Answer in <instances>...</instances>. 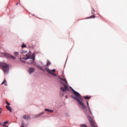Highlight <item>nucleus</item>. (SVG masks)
<instances>
[{
	"label": "nucleus",
	"instance_id": "nucleus-1",
	"mask_svg": "<svg viewBox=\"0 0 127 127\" xmlns=\"http://www.w3.org/2000/svg\"><path fill=\"white\" fill-rule=\"evenodd\" d=\"M71 90L72 91L73 93V95L72 96V98L77 102L78 104L79 105L80 108L82 109L85 115H87L88 110L87 109L86 106H85V104H84V102L82 101H83V98L80 96V93L75 91L73 88H71Z\"/></svg>",
	"mask_w": 127,
	"mask_h": 127
},
{
	"label": "nucleus",
	"instance_id": "nucleus-2",
	"mask_svg": "<svg viewBox=\"0 0 127 127\" xmlns=\"http://www.w3.org/2000/svg\"><path fill=\"white\" fill-rule=\"evenodd\" d=\"M1 67L4 72V74H5V75H7L8 74V72H9V67L8 66V64L4 63H2L1 64Z\"/></svg>",
	"mask_w": 127,
	"mask_h": 127
},
{
	"label": "nucleus",
	"instance_id": "nucleus-3",
	"mask_svg": "<svg viewBox=\"0 0 127 127\" xmlns=\"http://www.w3.org/2000/svg\"><path fill=\"white\" fill-rule=\"evenodd\" d=\"M24 60H28V59H32L33 61H34L35 60V53H33V54L31 55V52L29 51L28 54L26 55V58H23Z\"/></svg>",
	"mask_w": 127,
	"mask_h": 127
},
{
	"label": "nucleus",
	"instance_id": "nucleus-4",
	"mask_svg": "<svg viewBox=\"0 0 127 127\" xmlns=\"http://www.w3.org/2000/svg\"><path fill=\"white\" fill-rule=\"evenodd\" d=\"M27 71L29 75H31L32 73H34V72L35 71V68H34V67H30L28 68Z\"/></svg>",
	"mask_w": 127,
	"mask_h": 127
},
{
	"label": "nucleus",
	"instance_id": "nucleus-5",
	"mask_svg": "<svg viewBox=\"0 0 127 127\" xmlns=\"http://www.w3.org/2000/svg\"><path fill=\"white\" fill-rule=\"evenodd\" d=\"M46 70L49 73V74H51V75H53L54 73H55L56 72V69H54L52 70H51L48 67H46Z\"/></svg>",
	"mask_w": 127,
	"mask_h": 127
},
{
	"label": "nucleus",
	"instance_id": "nucleus-6",
	"mask_svg": "<svg viewBox=\"0 0 127 127\" xmlns=\"http://www.w3.org/2000/svg\"><path fill=\"white\" fill-rule=\"evenodd\" d=\"M63 85L64 87H62L61 88V89L62 90V91H63V92H67V91L69 90V88H68V86H67V85H66L65 83H63Z\"/></svg>",
	"mask_w": 127,
	"mask_h": 127
},
{
	"label": "nucleus",
	"instance_id": "nucleus-7",
	"mask_svg": "<svg viewBox=\"0 0 127 127\" xmlns=\"http://www.w3.org/2000/svg\"><path fill=\"white\" fill-rule=\"evenodd\" d=\"M6 56L7 57H8V58H11V59H13L14 60H15V59H16L15 57H13L12 55L9 54H7Z\"/></svg>",
	"mask_w": 127,
	"mask_h": 127
},
{
	"label": "nucleus",
	"instance_id": "nucleus-8",
	"mask_svg": "<svg viewBox=\"0 0 127 127\" xmlns=\"http://www.w3.org/2000/svg\"><path fill=\"white\" fill-rule=\"evenodd\" d=\"M23 119H24V120L26 121H28L30 120V116L29 115H24L23 116Z\"/></svg>",
	"mask_w": 127,
	"mask_h": 127
},
{
	"label": "nucleus",
	"instance_id": "nucleus-9",
	"mask_svg": "<svg viewBox=\"0 0 127 127\" xmlns=\"http://www.w3.org/2000/svg\"><path fill=\"white\" fill-rule=\"evenodd\" d=\"M44 114V112L40 113L39 114L36 115L34 118H40L42 115Z\"/></svg>",
	"mask_w": 127,
	"mask_h": 127
},
{
	"label": "nucleus",
	"instance_id": "nucleus-10",
	"mask_svg": "<svg viewBox=\"0 0 127 127\" xmlns=\"http://www.w3.org/2000/svg\"><path fill=\"white\" fill-rule=\"evenodd\" d=\"M6 108L8 110V111H9V112H12V109H11V107H10V106L6 105Z\"/></svg>",
	"mask_w": 127,
	"mask_h": 127
},
{
	"label": "nucleus",
	"instance_id": "nucleus-11",
	"mask_svg": "<svg viewBox=\"0 0 127 127\" xmlns=\"http://www.w3.org/2000/svg\"><path fill=\"white\" fill-rule=\"evenodd\" d=\"M20 53H21V54H25L26 53H27V51H26L23 49H21L20 51Z\"/></svg>",
	"mask_w": 127,
	"mask_h": 127
},
{
	"label": "nucleus",
	"instance_id": "nucleus-12",
	"mask_svg": "<svg viewBox=\"0 0 127 127\" xmlns=\"http://www.w3.org/2000/svg\"><path fill=\"white\" fill-rule=\"evenodd\" d=\"M86 103H87V107L88 108V110L90 112V113L91 114V115H92V111H91V109L90 108V106H89V102H88V101H86Z\"/></svg>",
	"mask_w": 127,
	"mask_h": 127
},
{
	"label": "nucleus",
	"instance_id": "nucleus-13",
	"mask_svg": "<svg viewBox=\"0 0 127 127\" xmlns=\"http://www.w3.org/2000/svg\"><path fill=\"white\" fill-rule=\"evenodd\" d=\"M1 84V85H3V84H4V86H7V84L6 83V80H5V79H4V80Z\"/></svg>",
	"mask_w": 127,
	"mask_h": 127
},
{
	"label": "nucleus",
	"instance_id": "nucleus-14",
	"mask_svg": "<svg viewBox=\"0 0 127 127\" xmlns=\"http://www.w3.org/2000/svg\"><path fill=\"white\" fill-rule=\"evenodd\" d=\"M45 111H46V112H49V113H53L54 112V111L53 110H49L47 109H45Z\"/></svg>",
	"mask_w": 127,
	"mask_h": 127
},
{
	"label": "nucleus",
	"instance_id": "nucleus-15",
	"mask_svg": "<svg viewBox=\"0 0 127 127\" xmlns=\"http://www.w3.org/2000/svg\"><path fill=\"white\" fill-rule=\"evenodd\" d=\"M59 79H60V80H62V81H64V82H65L66 84H68V82H67V80H66V79L65 78H62L60 77H59Z\"/></svg>",
	"mask_w": 127,
	"mask_h": 127
},
{
	"label": "nucleus",
	"instance_id": "nucleus-16",
	"mask_svg": "<svg viewBox=\"0 0 127 127\" xmlns=\"http://www.w3.org/2000/svg\"><path fill=\"white\" fill-rule=\"evenodd\" d=\"M50 65H51V63L50 61H49V60H47L46 66H50Z\"/></svg>",
	"mask_w": 127,
	"mask_h": 127
},
{
	"label": "nucleus",
	"instance_id": "nucleus-17",
	"mask_svg": "<svg viewBox=\"0 0 127 127\" xmlns=\"http://www.w3.org/2000/svg\"><path fill=\"white\" fill-rule=\"evenodd\" d=\"M14 55H15V56H17L19 55V53H18L17 52H15L14 53Z\"/></svg>",
	"mask_w": 127,
	"mask_h": 127
},
{
	"label": "nucleus",
	"instance_id": "nucleus-18",
	"mask_svg": "<svg viewBox=\"0 0 127 127\" xmlns=\"http://www.w3.org/2000/svg\"><path fill=\"white\" fill-rule=\"evenodd\" d=\"M80 127H88V126H87L86 125V124H82V125H80Z\"/></svg>",
	"mask_w": 127,
	"mask_h": 127
},
{
	"label": "nucleus",
	"instance_id": "nucleus-19",
	"mask_svg": "<svg viewBox=\"0 0 127 127\" xmlns=\"http://www.w3.org/2000/svg\"><path fill=\"white\" fill-rule=\"evenodd\" d=\"M22 48H24L25 47H26V45L24 44V43H23L21 46Z\"/></svg>",
	"mask_w": 127,
	"mask_h": 127
},
{
	"label": "nucleus",
	"instance_id": "nucleus-20",
	"mask_svg": "<svg viewBox=\"0 0 127 127\" xmlns=\"http://www.w3.org/2000/svg\"><path fill=\"white\" fill-rule=\"evenodd\" d=\"M38 68H39V69L40 70H43V67H42V66H41L40 65H38Z\"/></svg>",
	"mask_w": 127,
	"mask_h": 127
},
{
	"label": "nucleus",
	"instance_id": "nucleus-21",
	"mask_svg": "<svg viewBox=\"0 0 127 127\" xmlns=\"http://www.w3.org/2000/svg\"><path fill=\"white\" fill-rule=\"evenodd\" d=\"M21 127H24V122H23V121H22L21 122Z\"/></svg>",
	"mask_w": 127,
	"mask_h": 127
},
{
	"label": "nucleus",
	"instance_id": "nucleus-22",
	"mask_svg": "<svg viewBox=\"0 0 127 127\" xmlns=\"http://www.w3.org/2000/svg\"><path fill=\"white\" fill-rule=\"evenodd\" d=\"M84 99H86V100H89V99H90V97H89L88 96H84Z\"/></svg>",
	"mask_w": 127,
	"mask_h": 127
},
{
	"label": "nucleus",
	"instance_id": "nucleus-23",
	"mask_svg": "<svg viewBox=\"0 0 127 127\" xmlns=\"http://www.w3.org/2000/svg\"><path fill=\"white\" fill-rule=\"evenodd\" d=\"M95 17H96V16H95L94 15H92V16H91L90 17V18H95Z\"/></svg>",
	"mask_w": 127,
	"mask_h": 127
},
{
	"label": "nucleus",
	"instance_id": "nucleus-24",
	"mask_svg": "<svg viewBox=\"0 0 127 127\" xmlns=\"http://www.w3.org/2000/svg\"><path fill=\"white\" fill-rule=\"evenodd\" d=\"M6 103L8 106H10V103H8V102H7V101H6Z\"/></svg>",
	"mask_w": 127,
	"mask_h": 127
},
{
	"label": "nucleus",
	"instance_id": "nucleus-25",
	"mask_svg": "<svg viewBox=\"0 0 127 127\" xmlns=\"http://www.w3.org/2000/svg\"><path fill=\"white\" fill-rule=\"evenodd\" d=\"M52 75H53V76H55V77H57V74H56V73H55V72Z\"/></svg>",
	"mask_w": 127,
	"mask_h": 127
},
{
	"label": "nucleus",
	"instance_id": "nucleus-26",
	"mask_svg": "<svg viewBox=\"0 0 127 127\" xmlns=\"http://www.w3.org/2000/svg\"><path fill=\"white\" fill-rule=\"evenodd\" d=\"M8 123V121H6L3 123L4 125H6Z\"/></svg>",
	"mask_w": 127,
	"mask_h": 127
},
{
	"label": "nucleus",
	"instance_id": "nucleus-27",
	"mask_svg": "<svg viewBox=\"0 0 127 127\" xmlns=\"http://www.w3.org/2000/svg\"><path fill=\"white\" fill-rule=\"evenodd\" d=\"M3 127H8V126H6L5 125L3 124Z\"/></svg>",
	"mask_w": 127,
	"mask_h": 127
},
{
	"label": "nucleus",
	"instance_id": "nucleus-28",
	"mask_svg": "<svg viewBox=\"0 0 127 127\" xmlns=\"http://www.w3.org/2000/svg\"><path fill=\"white\" fill-rule=\"evenodd\" d=\"M60 84H63H63H64V83L62 82V81H60Z\"/></svg>",
	"mask_w": 127,
	"mask_h": 127
},
{
	"label": "nucleus",
	"instance_id": "nucleus-29",
	"mask_svg": "<svg viewBox=\"0 0 127 127\" xmlns=\"http://www.w3.org/2000/svg\"><path fill=\"white\" fill-rule=\"evenodd\" d=\"M95 11V10H93V11H92V14H94V12Z\"/></svg>",
	"mask_w": 127,
	"mask_h": 127
},
{
	"label": "nucleus",
	"instance_id": "nucleus-30",
	"mask_svg": "<svg viewBox=\"0 0 127 127\" xmlns=\"http://www.w3.org/2000/svg\"><path fill=\"white\" fill-rule=\"evenodd\" d=\"M66 99H68V97H67V95L65 96Z\"/></svg>",
	"mask_w": 127,
	"mask_h": 127
},
{
	"label": "nucleus",
	"instance_id": "nucleus-31",
	"mask_svg": "<svg viewBox=\"0 0 127 127\" xmlns=\"http://www.w3.org/2000/svg\"><path fill=\"white\" fill-rule=\"evenodd\" d=\"M69 88H70V89H72L73 88H72V87H71V86H69Z\"/></svg>",
	"mask_w": 127,
	"mask_h": 127
},
{
	"label": "nucleus",
	"instance_id": "nucleus-32",
	"mask_svg": "<svg viewBox=\"0 0 127 127\" xmlns=\"http://www.w3.org/2000/svg\"><path fill=\"white\" fill-rule=\"evenodd\" d=\"M22 62L23 63H25V61H22Z\"/></svg>",
	"mask_w": 127,
	"mask_h": 127
},
{
	"label": "nucleus",
	"instance_id": "nucleus-33",
	"mask_svg": "<svg viewBox=\"0 0 127 127\" xmlns=\"http://www.w3.org/2000/svg\"><path fill=\"white\" fill-rule=\"evenodd\" d=\"M21 58H20V61H21Z\"/></svg>",
	"mask_w": 127,
	"mask_h": 127
},
{
	"label": "nucleus",
	"instance_id": "nucleus-34",
	"mask_svg": "<svg viewBox=\"0 0 127 127\" xmlns=\"http://www.w3.org/2000/svg\"><path fill=\"white\" fill-rule=\"evenodd\" d=\"M17 4H18V3H16V5H17Z\"/></svg>",
	"mask_w": 127,
	"mask_h": 127
},
{
	"label": "nucleus",
	"instance_id": "nucleus-35",
	"mask_svg": "<svg viewBox=\"0 0 127 127\" xmlns=\"http://www.w3.org/2000/svg\"><path fill=\"white\" fill-rule=\"evenodd\" d=\"M21 62H22V61H22V60H21Z\"/></svg>",
	"mask_w": 127,
	"mask_h": 127
},
{
	"label": "nucleus",
	"instance_id": "nucleus-36",
	"mask_svg": "<svg viewBox=\"0 0 127 127\" xmlns=\"http://www.w3.org/2000/svg\"><path fill=\"white\" fill-rule=\"evenodd\" d=\"M64 94H62V96H64Z\"/></svg>",
	"mask_w": 127,
	"mask_h": 127
},
{
	"label": "nucleus",
	"instance_id": "nucleus-37",
	"mask_svg": "<svg viewBox=\"0 0 127 127\" xmlns=\"http://www.w3.org/2000/svg\"><path fill=\"white\" fill-rule=\"evenodd\" d=\"M41 63V64H42V63Z\"/></svg>",
	"mask_w": 127,
	"mask_h": 127
}]
</instances>
